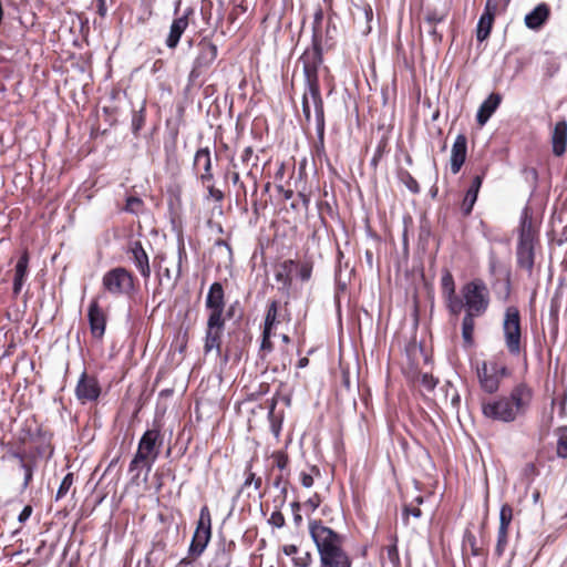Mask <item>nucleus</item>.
Returning <instances> with one entry per match:
<instances>
[{
	"label": "nucleus",
	"mask_w": 567,
	"mask_h": 567,
	"mask_svg": "<svg viewBox=\"0 0 567 567\" xmlns=\"http://www.w3.org/2000/svg\"><path fill=\"white\" fill-rule=\"evenodd\" d=\"M247 176H248V177H252V179H254V184H255V189H256V188H257V179H256V176H254V174H252V172H251V171H249V172L247 173Z\"/></svg>",
	"instance_id": "62"
},
{
	"label": "nucleus",
	"mask_w": 567,
	"mask_h": 567,
	"mask_svg": "<svg viewBox=\"0 0 567 567\" xmlns=\"http://www.w3.org/2000/svg\"><path fill=\"white\" fill-rule=\"evenodd\" d=\"M272 458L275 461L276 466L284 471L289 464L288 455L282 451H277L272 454Z\"/></svg>",
	"instance_id": "39"
},
{
	"label": "nucleus",
	"mask_w": 567,
	"mask_h": 567,
	"mask_svg": "<svg viewBox=\"0 0 567 567\" xmlns=\"http://www.w3.org/2000/svg\"><path fill=\"white\" fill-rule=\"evenodd\" d=\"M404 183L412 193H419V183L409 173L405 174Z\"/></svg>",
	"instance_id": "47"
},
{
	"label": "nucleus",
	"mask_w": 567,
	"mask_h": 567,
	"mask_svg": "<svg viewBox=\"0 0 567 567\" xmlns=\"http://www.w3.org/2000/svg\"><path fill=\"white\" fill-rule=\"evenodd\" d=\"M442 295L446 305L447 310L451 307H457L456 298L458 297L455 292V282L452 274L445 271L441 278Z\"/></svg>",
	"instance_id": "24"
},
{
	"label": "nucleus",
	"mask_w": 567,
	"mask_h": 567,
	"mask_svg": "<svg viewBox=\"0 0 567 567\" xmlns=\"http://www.w3.org/2000/svg\"><path fill=\"white\" fill-rule=\"evenodd\" d=\"M252 166H256L257 165V162H258V156L257 155H254V150L251 146H247L241 152V155H240V161L243 164H247L249 163L250 161H252Z\"/></svg>",
	"instance_id": "40"
},
{
	"label": "nucleus",
	"mask_w": 567,
	"mask_h": 567,
	"mask_svg": "<svg viewBox=\"0 0 567 567\" xmlns=\"http://www.w3.org/2000/svg\"><path fill=\"white\" fill-rule=\"evenodd\" d=\"M254 485L255 489L258 491L261 487V477H257L256 474L251 471V466L248 465L245 471V482L244 486L248 487Z\"/></svg>",
	"instance_id": "38"
},
{
	"label": "nucleus",
	"mask_w": 567,
	"mask_h": 567,
	"mask_svg": "<svg viewBox=\"0 0 567 567\" xmlns=\"http://www.w3.org/2000/svg\"><path fill=\"white\" fill-rule=\"evenodd\" d=\"M321 504V498L320 496L316 493L313 494L311 497H309L307 499V502L305 503V506L307 507H310V509L312 512H315Z\"/></svg>",
	"instance_id": "48"
},
{
	"label": "nucleus",
	"mask_w": 567,
	"mask_h": 567,
	"mask_svg": "<svg viewBox=\"0 0 567 567\" xmlns=\"http://www.w3.org/2000/svg\"><path fill=\"white\" fill-rule=\"evenodd\" d=\"M467 156V138L464 134H458L451 150L450 167L452 174L456 175L460 173L464 165Z\"/></svg>",
	"instance_id": "18"
},
{
	"label": "nucleus",
	"mask_w": 567,
	"mask_h": 567,
	"mask_svg": "<svg viewBox=\"0 0 567 567\" xmlns=\"http://www.w3.org/2000/svg\"><path fill=\"white\" fill-rule=\"evenodd\" d=\"M73 482H74L73 473H68L63 477V480H62V482H61V484H60V486L58 488V492H56V495H55V499L56 501L63 498L69 493L71 486L73 485Z\"/></svg>",
	"instance_id": "34"
},
{
	"label": "nucleus",
	"mask_w": 567,
	"mask_h": 567,
	"mask_svg": "<svg viewBox=\"0 0 567 567\" xmlns=\"http://www.w3.org/2000/svg\"><path fill=\"white\" fill-rule=\"evenodd\" d=\"M208 196L216 202H223L224 199V193L220 189H217L212 185V182L207 185Z\"/></svg>",
	"instance_id": "46"
},
{
	"label": "nucleus",
	"mask_w": 567,
	"mask_h": 567,
	"mask_svg": "<svg viewBox=\"0 0 567 567\" xmlns=\"http://www.w3.org/2000/svg\"><path fill=\"white\" fill-rule=\"evenodd\" d=\"M423 383L429 389H433L435 386V382L433 381L432 377L424 375Z\"/></svg>",
	"instance_id": "56"
},
{
	"label": "nucleus",
	"mask_w": 567,
	"mask_h": 567,
	"mask_svg": "<svg viewBox=\"0 0 567 567\" xmlns=\"http://www.w3.org/2000/svg\"><path fill=\"white\" fill-rule=\"evenodd\" d=\"M291 508H292V512H293V513H299V509H300V505H299V503L293 502V503L291 504Z\"/></svg>",
	"instance_id": "60"
},
{
	"label": "nucleus",
	"mask_w": 567,
	"mask_h": 567,
	"mask_svg": "<svg viewBox=\"0 0 567 567\" xmlns=\"http://www.w3.org/2000/svg\"><path fill=\"white\" fill-rule=\"evenodd\" d=\"M392 543L386 546V558L393 567H400L401 560L398 550V538L393 536Z\"/></svg>",
	"instance_id": "32"
},
{
	"label": "nucleus",
	"mask_w": 567,
	"mask_h": 567,
	"mask_svg": "<svg viewBox=\"0 0 567 567\" xmlns=\"http://www.w3.org/2000/svg\"><path fill=\"white\" fill-rule=\"evenodd\" d=\"M457 307H451V315L464 311L462 320V339L465 347L474 344L475 318L483 316L489 306V291L482 279H474L462 286L456 298Z\"/></svg>",
	"instance_id": "1"
},
{
	"label": "nucleus",
	"mask_w": 567,
	"mask_h": 567,
	"mask_svg": "<svg viewBox=\"0 0 567 567\" xmlns=\"http://www.w3.org/2000/svg\"><path fill=\"white\" fill-rule=\"evenodd\" d=\"M483 177L477 175L473 178L472 185L470 186L462 204V210L465 215H470L473 206L477 199L478 190L482 186Z\"/></svg>",
	"instance_id": "27"
},
{
	"label": "nucleus",
	"mask_w": 567,
	"mask_h": 567,
	"mask_svg": "<svg viewBox=\"0 0 567 567\" xmlns=\"http://www.w3.org/2000/svg\"><path fill=\"white\" fill-rule=\"evenodd\" d=\"M297 268H298V276L302 281H307L310 279L311 272H312V267L310 264L303 262L299 267L297 266Z\"/></svg>",
	"instance_id": "44"
},
{
	"label": "nucleus",
	"mask_w": 567,
	"mask_h": 567,
	"mask_svg": "<svg viewBox=\"0 0 567 567\" xmlns=\"http://www.w3.org/2000/svg\"><path fill=\"white\" fill-rule=\"evenodd\" d=\"M282 551L287 556H293L298 553V547L296 545H285Z\"/></svg>",
	"instance_id": "53"
},
{
	"label": "nucleus",
	"mask_w": 567,
	"mask_h": 567,
	"mask_svg": "<svg viewBox=\"0 0 567 567\" xmlns=\"http://www.w3.org/2000/svg\"><path fill=\"white\" fill-rule=\"evenodd\" d=\"M31 513H32V508H31V506H29V505H28V506H25V507L21 511V513L19 514V516H18V520H19L20 523H24L25 520H28V519H29V517L31 516Z\"/></svg>",
	"instance_id": "51"
},
{
	"label": "nucleus",
	"mask_w": 567,
	"mask_h": 567,
	"mask_svg": "<svg viewBox=\"0 0 567 567\" xmlns=\"http://www.w3.org/2000/svg\"><path fill=\"white\" fill-rule=\"evenodd\" d=\"M197 49L198 53L188 75V80L192 83L196 82V80L210 68L218 54L217 45L207 39L200 40L197 44Z\"/></svg>",
	"instance_id": "12"
},
{
	"label": "nucleus",
	"mask_w": 567,
	"mask_h": 567,
	"mask_svg": "<svg viewBox=\"0 0 567 567\" xmlns=\"http://www.w3.org/2000/svg\"><path fill=\"white\" fill-rule=\"evenodd\" d=\"M143 200L135 196H130L126 198V204L124 210L131 214H140L143 209Z\"/></svg>",
	"instance_id": "35"
},
{
	"label": "nucleus",
	"mask_w": 567,
	"mask_h": 567,
	"mask_svg": "<svg viewBox=\"0 0 567 567\" xmlns=\"http://www.w3.org/2000/svg\"><path fill=\"white\" fill-rule=\"evenodd\" d=\"M194 13L192 8L185 9L182 16L175 17L171 23L168 35L165 40V44L168 49H175L183 33L189 25V17Z\"/></svg>",
	"instance_id": "16"
},
{
	"label": "nucleus",
	"mask_w": 567,
	"mask_h": 567,
	"mask_svg": "<svg viewBox=\"0 0 567 567\" xmlns=\"http://www.w3.org/2000/svg\"><path fill=\"white\" fill-rule=\"evenodd\" d=\"M225 328V320L207 319V329L205 336L204 351L209 353L216 350L220 353L221 336Z\"/></svg>",
	"instance_id": "17"
},
{
	"label": "nucleus",
	"mask_w": 567,
	"mask_h": 567,
	"mask_svg": "<svg viewBox=\"0 0 567 567\" xmlns=\"http://www.w3.org/2000/svg\"><path fill=\"white\" fill-rule=\"evenodd\" d=\"M231 182H233L235 185H239V183H240V176H239V173L234 172V173L231 174Z\"/></svg>",
	"instance_id": "57"
},
{
	"label": "nucleus",
	"mask_w": 567,
	"mask_h": 567,
	"mask_svg": "<svg viewBox=\"0 0 567 567\" xmlns=\"http://www.w3.org/2000/svg\"><path fill=\"white\" fill-rule=\"evenodd\" d=\"M549 18V7L539 3L525 16V24L528 29L538 30Z\"/></svg>",
	"instance_id": "23"
},
{
	"label": "nucleus",
	"mask_w": 567,
	"mask_h": 567,
	"mask_svg": "<svg viewBox=\"0 0 567 567\" xmlns=\"http://www.w3.org/2000/svg\"><path fill=\"white\" fill-rule=\"evenodd\" d=\"M556 453L559 457L567 458V435H559L557 440Z\"/></svg>",
	"instance_id": "42"
},
{
	"label": "nucleus",
	"mask_w": 567,
	"mask_h": 567,
	"mask_svg": "<svg viewBox=\"0 0 567 567\" xmlns=\"http://www.w3.org/2000/svg\"><path fill=\"white\" fill-rule=\"evenodd\" d=\"M102 287L113 297H131L135 292V278L126 268L115 267L103 275Z\"/></svg>",
	"instance_id": "7"
},
{
	"label": "nucleus",
	"mask_w": 567,
	"mask_h": 567,
	"mask_svg": "<svg viewBox=\"0 0 567 567\" xmlns=\"http://www.w3.org/2000/svg\"><path fill=\"white\" fill-rule=\"evenodd\" d=\"M296 268L297 264L290 259L279 264L275 272L276 281L281 282L285 288H288L291 284V272Z\"/></svg>",
	"instance_id": "28"
},
{
	"label": "nucleus",
	"mask_w": 567,
	"mask_h": 567,
	"mask_svg": "<svg viewBox=\"0 0 567 567\" xmlns=\"http://www.w3.org/2000/svg\"><path fill=\"white\" fill-rule=\"evenodd\" d=\"M87 319L92 336L102 339L105 333L106 315L99 305L97 298H93L89 305Z\"/></svg>",
	"instance_id": "15"
},
{
	"label": "nucleus",
	"mask_w": 567,
	"mask_h": 567,
	"mask_svg": "<svg viewBox=\"0 0 567 567\" xmlns=\"http://www.w3.org/2000/svg\"><path fill=\"white\" fill-rule=\"evenodd\" d=\"M476 374L482 390L493 394L498 391L501 379L507 377L509 371L497 361H482L476 365Z\"/></svg>",
	"instance_id": "10"
},
{
	"label": "nucleus",
	"mask_w": 567,
	"mask_h": 567,
	"mask_svg": "<svg viewBox=\"0 0 567 567\" xmlns=\"http://www.w3.org/2000/svg\"><path fill=\"white\" fill-rule=\"evenodd\" d=\"M101 391L102 389L96 377L82 372L75 386V396L80 403L85 404L97 401Z\"/></svg>",
	"instance_id": "13"
},
{
	"label": "nucleus",
	"mask_w": 567,
	"mask_h": 567,
	"mask_svg": "<svg viewBox=\"0 0 567 567\" xmlns=\"http://www.w3.org/2000/svg\"><path fill=\"white\" fill-rule=\"evenodd\" d=\"M322 18H323L322 11L321 10L317 11L315 14L313 31L316 30L318 34H320L319 25L322 21Z\"/></svg>",
	"instance_id": "52"
},
{
	"label": "nucleus",
	"mask_w": 567,
	"mask_h": 567,
	"mask_svg": "<svg viewBox=\"0 0 567 567\" xmlns=\"http://www.w3.org/2000/svg\"><path fill=\"white\" fill-rule=\"evenodd\" d=\"M194 166L199 167L203 166V174L200 175V181L203 183H210L214 179V175L212 172V156L208 147L199 148L194 157Z\"/></svg>",
	"instance_id": "22"
},
{
	"label": "nucleus",
	"mask_w": 567,
	"mask_h": 567,
	"mask_svg": "<svg viewBox=\"0 0 567 567\" xmlns=\"http://www.w3.org/2000/svg\"><path fill=\"white\" fill-rule=\"evenodd\" d=\"M536 236L537 234L533 227L532 216L529 215L528 209L525 208L520 216L516 257L518 266L525 269L529 275L534 267V247Z\"/></svg>",
	"instance_id": "5"
},
{
	"label": "nucleus",
	"mask_w": 567,
	"mask_h": 567,
	"mask_svg": "<svg viewBox=\"0 0 567 567\" xmlns=\"http://www.w3.org/2000/svg\"><path fill=\"white\" fill-rule=\"evenodd\" d=\"M504 342L512 355H518L522 351L520 315L516 307H507L503 320Z\"/></svg>",
	"instance_id": "8"
},
{
	"label": "nucleus",
	"mask_w": 567,
	"mask_h": 567,
	"mask_svg": "<svg viewBox=\"0 0 567 567\" xmlns=\"http://www.w3.org/2000/svg\"><path fill=\"white\" fill-rule=\"evenodd\" d=\"M205 306L209 312L208 319L224 320L225 295L220 282L212 284L206 296Z\"/></svg>",
	"instance_id": "14"
},
{
	"label": "nucleus",
	"mask_w": 567,
	"mask_h": 567,
	"mask_svg": "<svg viewBox=\"0 0 567 567\" xmlns=\"http://www.w3.org/2000/svg\"><path fill=\"white\" fill-rule=\"evenodd\" d=\"M403 514L408 517L409 515L414 518H420L422 516V512L417 507L405 506L403 509Z\"/></svg>",
	"instance_id": "50"
},
{
	"label": "nucleus",
	"mask_w": 567,
	"mask_h": 567,
	"mask_svg": "<svg viewBox=\"0 0 567 567\" xmlns=\"http://www.w3.org/2000/svg\"><path fill=\"white\" fill-rule=\"evenodd\" d=\"M498 10V0H486L484 13L496 16Z\"/></svg>",
	"instance_id": "49"
},
{
	"label": "nucleus",
	"mask_w": 567,
	"mask_h": 567,
	"mask_svg": "<svg viewBox=\"0 0 567 567\" xmlns=\"http://www.w3.org/2000/svg\"><path fill=\"white\" fill-rule=\"evenodd\" d=\"M567 144V122L559 121L555 124L551 132V146L553 153L556 156H561L566 152Z\"/></svg>",
	"instance_id": "21"
},
{
	"label": "nucleus",
	"mask_w": 567,
	"mask_h": 567,
	"mask_svg": "<svg viewBox=\"0 0 567 567\" xmlns=\"http://www.w3.org/2000/svg\"><path fill=\"white\" fill-rule=\"evenodd\" d=\"M513 520V508L508 504H503L499 511V527L504 530H508L509 525Z\"/></svg>",
	"instance_id": "33"
},
{
	"label": "nucleus",
	"mask_w": 567,
	"mask_h": 567,
	"mask_svg": "<svg viewBox=\"0 0 567 567\" xmlns=\"http://www.w3.org/2000/svg\"><path fill=\"white\" fill-rule=\"evenodd\" d=\"M212 538V515L208 506H203L196 524L195 532L188 548V555L196 559L205 551Z\"/></svg>",
	"instance_id": "9"
},
{
	"label": "nucleus",
	"mask_w": 567,
	"mask_h": 567,
	"mask_svg": "<svg viewBox=\"0 0 567 567\" xmlns=\"http://www.w3.org/2000/svg\"><path fill=\"white\" fill-rule=\"evenodd\" d=\"M534 400L533 389L525 382L516 384L508 395H502L482 403L485 417L502 423H513L525 416Z\"/></svg>",
	"instance_id": "2"
},
{
	"label": "nucleus",
	"mask_w": 567,
	"mask_h": 567,
	"mask_svg": "<svg viewBox=\"0 0 567 567\" xmlns=\"http://www.w3.org/2000/svg\"><path fill=\"white\" fill-rule=\"evenodd\" d=\"M302 114L308 124L315 121V127L320 143L324 138V107L323 100L320 92L319 82L305 83V91L302 94Z\"/></svg>",
	"instance_id": "6"
},
{
	"label": "nucleus",
	"mask_w": 567,
	"mask_h": 567,
	"mask_svg": "<svg viewBox=\"0 0 567 567\" xmlns=\"http://www.w3.org/2000/svg\"><path fill=\"white\" fill-rule=\"evenodd\" d=\"M309 363V360L308 358H301L299 361H298V368L302 369V368H306Z\"/></svg>",
	"instance_id": "58"
},
{
	"label": "nucleus",
	"mask_w": 567,
	"mask_h": 567,
	"mask_svg": "<svg viewBox=\"0 0 567 567\" xmlns=\"http://www.w3.org/2000/svg\"><path fill=\"white\" fill-rule=\"evenodd\" d=\"M162 445L163 435L161 429L154 426L146 430L140 439L137 451L130 463V472H135L140 467H144L146 474H148L161 453Z\"/></svg>",
	"instance_id": "4"
},
{
	"label": "nucleus",
	"mask_w": 567,
	"mask_h": 567,
	"mask_svg": "<svg viewBox=\"0 0 567 567\" xmlns=\"http://www.w3.org/2000/svg\"><path fill=\"white\" fill-rule=\"evenodd\" d=\"M277 316H278V302L272 300L267 309V313L264 322V331L271 332L275 326L277 324Z\"/></svg>",
	"instance_id": "30"
},
{
	"label": "nucleus",
	"mask_w": 567,
	"mask_h": 567,
	"mask_svg": "<svg viewBox=\"0 0 567 567\" xmlns=\"http://www.w3.org/2000/svg\"><path fill=\"white\" fill-rule=\"evenodd\" d=\"M320 471L317 466H311L310 473L301 472L300 473V482L301 485L306 488H310L313 485V477L319 476Z\"/></svg>",
	"instance_id": "37"
},
{
	"label": "nucleus",
	"mask_w": 567,
	"mask_h": 567,
	"mask_svg": "<svg viewBox=\"0 0 567 567\" xmlns=\"http://www.w3.org/2000/svg\"><path fill=\"white\" fill-rule=\"evenodd\" d=\"M233 543L227 544L225 540L217 543L206 563L202 567H229L231 563Z\"/></svg>",
	"instance_id": "19"
},
{
	"label": "nucleus",
	"mask_w": 567,
	"mask_h": 567,
	"mask_svg": "<svg viewBox=\"0 0 567 567\" xmlns=\"http://www.w3.org/2000/svg\"><path fill=\"white\" fill-rule=\"evenodd\" d=\"M271 332L269 331H262V340L260 344V350L262 352H271L272 351V343L270 341Z\"/></svg>",
	"instance_id": "45"
},
{
	"label": "nucleus",
	"mask_w": 567,
	"mask_h": 567,
	"mask_svg": "<svg viewBox=\"0 0 567 567\" xmlns=\"http://www.w3.org/2000/svg\"><path fill=\"white\" fill-rule=\"evenodd\" d=\"M181 4H182V1L181 0H177L175 1V6H174V12L175 14H177L179 8H181Z\"/></svg>",
	"instance_id": "61"
},
{
	"label": "nucleus",
	"mask_w": 567,
	"mask_h": 567,
	"mask_svg": "<svg viewBox=\"0 0 567 567\" xmlns=\"http://www.w3.org/2000/svg\"><path fill=\"white\" fill-rule=\"evenodd\" d=\"M296 567H310L312 564V555L309 551L293 558Z\"/></svg>",
	"instance_id": "41"
},
{
	"label": "nucleus",
	"mask_w": 567,
	"mask_h": 567,
	"mask_svg": "<svg viewBox=\"0 0 567 567\" xmlns=\"http://www.w3.org/2000/svg\"><path fill=\"white\" fill-rule=\"evenodd\" d=\"M293 522L296 523V525H299L302 523V516L300 513H293Z\"/></svg>",
	"instance_id": "59"
},
{
	"label": "nucleus",
	"mask_w": 567,
	"mask_h": 567,
	"mask_svg": "<svg viewBox=\"0 0 567 567\" xmlns=\"http://www.w3.org/2000/svg\"><path fill=\"white\" fill-rule=\"evenodd\" d=\"M29 255L28 251H23L19 258L13 278V293L19 295L28 276Z\"/></svg>",
	"instance_id": "25"
},
{
	"label": "nucleus",
	"mask_w": 567,
	"mask_h": 567,
	"mask_svg": "<svg viewBox=\"0 0 567 567\" xmlns=\"http://www.w3.org/2000/svg\"><path fill=\"white\" fill-rule=\"evenodd\" d=\"M14 457L19 460V465H20L21 470H23V472H24V480H23L22 487H23V489H25L32 481L34 463L27 462L24 460V457L19 453H16Z\"/></svg>",
	"instance_id": "31"
},
{
	"label": "nucleus",
	"mask_w": 567,
	"mask_h": 567,
	"mask_svg": "<svg viewBox=\"0 0 567 567\" xmlns=\"http://www.w3.org/2000/svg\"><path fill=\"white\" fill-rule=\"evenodd\" d=\"M499 103L501 96L493 93L481 104L476 114V120L480 125H484L489 120Z\"/></svg>",
	"instance_id": "26"
},
{
	"label": "nucleus",
	"mask_w": 567,
	"mask_h": 567,
	"mask_svg": "<svg viewBox=\"0 0 567 567\" xmlns=\"http://www.w3.org/2000/svg\"><path fill=\"white\" fill-rule=\"evenodd\" d=\"M507 543H508V530H504L503 528H498V532H497V543H496V547H495V554L501 557L506 547H507Z\"/></svg>",
	"instance_id": "36"
},
{
	"label": "nucleus",
	"mask_w": 567,
	"mask_h": 567,
	"mask_svg": "<svg viewBox=\"0 0 567 567\" xmlns=\"http://www.w3.org/2000/svg\"><path fill=\"white\" fill-rule=\"evenodd\" d=\"M97 1H99L97 12L101 17H105L106 12H107L105 0H97Z\"/></svg>",
	"instance_id": "54"
},
{
	"label": "nucleus",
	"mask_w": 567,
	"mask_h": 567,
	"mask_svg": "<svg viewBox=\"0 0 567 567\" xmlns=\"http://www.w3.org/2000/svg\"><path fill=\"white\" fill-rule=\"evenodd\" d=\"M128 252L131 254L132 261L141 276L144 279H148L151 277L150 259L141 241H132L128 247Z\"/></svg>",
	"instance_id": "20"
},
{
	"label": "nucleus",
	"mask_w": 567,
	"mask_h": 567,
	"mask_svg": "<svg viewBox=\"0 0 567 567\" xmlns=\"http://www.w3.org/2000/svg\"><path fill=\"white\" fill-rule=\"evenodd\" d=\"M309 535L316 546L320 567H352V558L344 548V536L326 526L321 519H310Z\"/></svg>",
	"instance_id": "3"
},
{
	"label": "nucleus",
	"mask_w": 567,
	"mask_h": 567,
	"mask_svg": "<svg viewBox=\"0 0 567 567\" xmlns=\"http://www.w3.org/2000/svg\"><path fill=\"white\" fill-rule=\"evenodd\" d=\"M239 187L243 190L244 195L246 196L247 190H246V186L244 185V183H239Z\"/></svg>",
	"instance_id": "64"
},
{
	"label": "nucleus",
	"mask_w": 567,
	"mask_h": 567,
	"mask_svg": "<svg viewBox=\"0 0 567 567\" xmlns=\"http://www.w3.org/2000/svg\"><path fill=\"white\" fill-rule=\"evenodd\" d=\"M268 523L276 528H281L285 525V517L281 512L275 511L271 513Z\"/></svg>",
	"instance_id": "43"
},
{
	"label": "nucleus",
	"mask_w": 567,
	"mask_h": 567,
	"mask_svg": "<svg viewBox=\"0 0 567 567\" xmlns=\"http://www.w3.org/2000/svg\"><path fill=\"white\" fill-rule=\"evenodd\" d=\"M495 17L488 13H482L476 25V39L480 42L486 40L491 33Z\"/></svg>",
	"instance_id": "29"
},
{
	"label": "nucleus",
	"mask_w": 567,
	"mask_h": 567,
	"mask_svg": "<svg viewBox=\"0 0 567 567\" xmlns=\"http://www.w3.org/2000/svg\"><path fill=\"white\" fill-rule=\"evenodd\" d=\"M467 540L470 542L471 544V548H472V554L474 556H478L480 555V551H478V548L475 546V537L474 536H468Z\"/></svg>",
	"instance_id": "55"
},
{
	"label": "nucleus",
	"mask_w": 567,
	"mask_h": 567,
	"mask_svg": "<svg viewBox=\"0 0 567 567\" xmlns=\"http://www.w3.org/2000/svg\"><path fill=\"white\" fill-rule=\"evenodd\" d=\"M281 340H282V342H285V343H289V342H290V338H289L287 334H282V336H281Z\"/></svg>",
	"instance_id": "63"
},
{
	"label": "nucleus",
	"mask_w": 567,
	"mask_h": 567,
	"mask_svg": "<svg viewBox=\"0 0 567 567\" xmlns=\"http://www.w3.org/2000/svg\"><path fill=\"white\" fill-rule=\"evenodd\" d=\"M302 63L305 83L319 82L318 71L323 62V54L321 48V35L315 32L312 33V44L310 48L305 50L300 56Z\"/></svg>",
	"instance_id": "11"
}]
</instances>
